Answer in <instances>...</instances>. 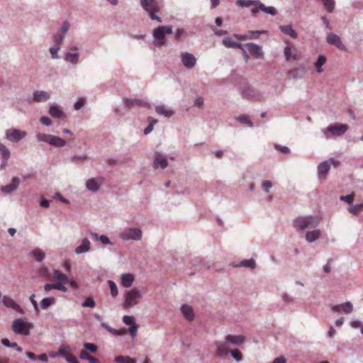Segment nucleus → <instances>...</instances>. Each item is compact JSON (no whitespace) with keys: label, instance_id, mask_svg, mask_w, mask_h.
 I'll list each match as a JSON object with an SVG mask.
<instances>
[{"label":"nucleus","instance_id":"obj_1","mask_svg":"<svg viewBox=\"0 0 363 363\" xmlns=\"http://www.w3.org/2000/svg\"><path fill=\"white\" fill-rule=\"evenodd\" d=\"M245 343V337L242 335H234L228 334L224 337L223 342H216V347H217V352L221 357L225 356L228 354L227 346H240Z\"/></svg>","mask_w":363,"mask_h":363},{"label":"nucleus","instance_id":"obj_2","mask_svg":"<svg viewBox=\"0 0 363 363\" xmlns=\"http://www.w3.org/2000/svg\"><path fill=\"white\" fill-rule=\"evenodd\" d=\"M320 223L318 216L307 215L301 216L294 220V228L298 232H303L308 228H315Z\"/></svg>","mask_w":363,"mask_h":363},{"label":"nucleus","instance_id":"obj_3","mask_svg":"<svg viewBox=\"0 0 363 363\" xmlns=\"http://www.w3.org/2000/svg\"><path fill=\"white\" fill-rule=\"evenodd\" d=\"M139 4L151 20L162 23V20L157 16L160 13V9L156 0H139Z\"/></svg>","mask_w":363,"mask_h":363},{"label":"nucleus","instance_id":"obj_4","mask_svg":"<svg viewBox=\"0 0 363 363\" xmlns=\"http://www.w3.org/2000/svg\"><path fill=\"white\" fill-rule=\"evenodd\" d=\"M142 298V292L138 288H133L124 294L123 308H131L139 303Z\"/></svg>","mask_w":363,"mask_h":363},{"label":"nucleus","instance_id":"obj_5","mask_svg":"<svg viewBox=\"0 0 363 363\" xmlns=\"http://www.w3.org/2000/svg\"><path fill=\"white\" fill-rule=\"evenodd\" d=\"M33 328L31 323L27 322L23 318H16L12 322L11 329L12 331L16 335H21L23 336H28L30 333V330Z\"/></svg>","mask_w":363,"mask_h":363},{"label":"nucleus","instance_id":"obj_6","mask_svg":"<svg viewBox=\"0 0 363 363\" xmlns=\"http://www.w3.org/2000/svg\"><path fill=\"white\" fill-rule=\"evenodd\" d=\"M119 238L124 242L140 241L142 238V231L138 228H124L119 234Z\"/></svg>","mask_w":363,"mask_h":363},{"label":"nucleus","instance_id":"obj_7","mask_svg":"<svg viewBox=\"0 0 363 363\" xmlns=\"http://www.w3.org/2000/svg\"><path fill=\"white\" fill-rule=\"evenodd\" d=\"M240 95L244 99L252 101H261L264 99V94L250 86H245L240 89Z\"/></svg>","mask_w":363,"mask_h":363},{"label":"nucleus","instance_id":"obj_8","mask_svg":"<svg viewBox=\"0 0 363 363\" xmlns=\"http://www.w3.org/2000/svg\"><path fill=\"white\" fill-rule=\"evenodd\" d=\"M349 128L347 125L344 123L330 125L326 128V130H323V132L329 133L331 136L334 138H338L342 136Z\"/></svg>","mask_w":363,"mask_h":363},{"label":"nucleus","instance_id":"obj_9","mask_svg":"<svg viewBox=\"0 0 363 363\" xmlns=\"http://www.w3.org/2000/svg\"><path fill=\"white\" fill-rule=\"evenodd\" d=\"M26 131H22L19 129H9L5 132L6 139L13 143H17L22 138L26 137Z\"/></svg>","mask_w":363,"mask_h":363},{"label":"nucleus","instance_id":"obj_10","mask_svg":"<svg viewBox=\"0 0 363 363\" xmlns=\"http://www.w3.org/2000/svg\"><path fill=\"white\" fill-rule=\"evenodd\" d=\"M50 93L46 91H35L32 96L26 99L27 104H31L34 102L43 103L50 99Z\"/></svg>","mask_w":363,"mask_h":363},{"label":"nucleus","instance_id":"obj_11","mask_svg":"<svg viewBox=\"0 0 363 363\" xmlns=\"http://www.w3.org/2000/svg\"><path fill=\"white\" fill-rule=\"evenodd\" d=\"M104 178L102 177H97L86 180L85 182V189L91 192H97L99 188L104 184Z\"/></svg>","mask_w":363,"mask_h":363},{"label":"nucleus","instance_id":"obj_12","mask_svg":"<svg viewBox=\"0 0 363 363\" xmlns=\"http://www.w3.org/2000/svg\"><path fill=\"white\" fill-rule=\"evenodd\" d=\"M180 61H182V65L187 69H191L195 67L196 57L193 54L189 52H184L180 55Z\"/></svg>","mask_w":363,"mask_h":363},{"label":"nucleus","instance_id":"obj_13","mask_svg":"<svg viewBox=\"0 0 363 363\" xmlns=\"http://www.w3.org/2000/svg\"><path fill=\"white\" fill-rule=\"evenodd\" d=\"M326 43H329V45H335L336 48L342 51L347 50V48H345V45L340 40V37L333 33H330L326 35Z\"/></svg>","mask_w":363,"mask_h":363},{"label":"nucleus","instance_id":"obj_14","mask_svg":"<svg viewBox=\"0 0 363 363\" xmlns=\"http://www.w3.org/2000/svg\"><path fill=\"white\" fill-rule=\"evenodd\" d=\"M69 30V23L67 21L63 22L61 28L58 29L57 33L54 34L53 40L57 45H60L64 40L66 33Z\"/></svg>","mask_w":363,"mask_h":363},{"label":"nucleus","instance_id":"obj_15","mask_svg":"<svg viewBox=\"0 0 363 363\" xmlns=\"http://www.w3.org/2000/svg\"><path fill=\"white\" fill-rule=\"evenodd\" d=\"M331 309L334 313L350 314L353 311V306L351 302L347 301L342 304L332 305Z\"/></svg>","mask_w":363,"mask_h":363},{"label":"nucleus","instance_id":"obj_16","mask_svg":"<svg viewBox=\"0 0 363 363\" xmlns=\"http://www.w3.org/2000/svg\"><path fill=\"white\" fill-rule=\"evenodd\" d=\"M246 48L251 55L255 59L262 60L264 58V52L260 45L253 43H248L246 44Z\"/></svg>","mask_w":363,"mask_h":363},{"label":"nucleus","instance_id":"obj_17","mask_svg":"<svg viewBox=\"0 0 363 363\" xmlns=\"http://www.w3.org/2000/svg\"><path fill=\"white\" fill-rule=\"evenodd\" d=\"M52 274H53V280L55 281L54 284L66 286L68 284L69 281L71 280L66 274L57 269H54L53 271H52Z\"/></svg>","mask_w":363,"mask_h":363},{"label":"nucleus","instance_id":"obj_18","mask_svg":"<svg viewBox=\"0 0 363 363\" xmlns=\"http://www.w3.org/2000/svg\"><path fill=\"white\" fill-rule=\"evenodd\" d=\"M1 303H3V305L12 308L16 312H18L20 314H23V310L19 306L13 298H11L9 296H3V298H1Z\"/></svg>","mask_w":363,"mask_h":363},{"label":"nucleus","instance_id":"obj_19","mask_svg":"<svg viewBox=\"0 0 363 363\" xmlns=\"http://www.w3.org/2000/svg\"><path fill=\"white\" fill-rule=\"evenodd\" d=\"M168 166V161L164 155L157 152L155 155V159H153V167L155 169L160 168L162 169H165Z\"/></svg>","mask_w":363,"mask_h":363},{"label":"nucleus","instance_id":"obj_20","mask_svg":"<svg viewBox=\"0 0 363 363\" xmlns=\"http://www.w3.org/2000/svg\"><path fill=\"white\" fill-rule=\"evenodd\" d=\"M91 250V242L89 238H85L81 240L80 245L74 249L76 255H82L89 252Z\"/></svg>","mask_w":363,"mask_h":363},{"label":"nucleus","instance_id":"obj_21","mask_svg":"<svg viewBox=\"0 0 363 363\" xmlns=\"http://www.w3.org/2000/svg\"><path fill=\"white\" fill-rule=\"evenodd\" d=\"M330 166L328 162H321L318 165V179L320 180H325L327 174L330 172Z\"/></svg>","mask_w":363,"mask_h":363},{"label":"nucleus","instance_id":"obj_22","mask_svg":"<svg viewBox=\"0 0 363 363\" xmlns=\"http://www.w3.org/2000/svg\"><path fill=\"white\" fill-rule=\"evenodd\" d=\"M18 186H19V179L18 177H14L11 179V183H10L9 184H8L6 186H4L1 187V192L4 193V194H9L14 192V191H16L18 188Z\"/></svg>","mask_w":363,"mask_h":363},{"label":"nucleus","instance_id":"obj_23","mask_svg":"<svg viewBox=\"0 0 363 363\" xmlns=\"http://www.w3.org/2000/svg\"><path fill=\"white\" fill-rule=\"evenodd\" d=\"M64 60H65L68 64H71L74 66L77 65L81 62L79 60V52H65V55H64Z\"/></svg>","mask_w":363,"mask_h":363},{"label":"nucleus","instance_id":"obj_24","mask_svg":"<svg viewBox=\"0 0 363 363\" xmlns=\"http://www.w3.org/2000/svg\"><path fill=\"white\" fill-rule=\"evenodd\" d=\"M43 290L45 292H49L52 290H57L58 291H61L62 293H66L68 289H67L66 286L58 284H50L47 283L43 286Z\"/></svg>","mask_w":363,"mask_h":363},{"label":"nucleus","instance_id":"obj_25","mask_svg":"<svg viewBox=\"0 0 363 363\" xmlns=\"http://www.w3.org/2000/svg\"><path fill=\"white\" fill-rule=\"evenodd\" d=\"M91 236H92L94 240L101 243L103 245L113 246L114 245V243L111 242L108 238L105 235H101L97 233H91Z\"/></svg>","mask_w":363,"mask_h":363},{"label":"nucleus","instance_id":"obj_26","mask_svg":"<svg viewBox=\"0 0 363 363\" xmlns=\"http://www.w3.org/2000/svg\"><path fill=\"white\" fill-rule=\"evenodd\" d=\"M135 280V275L130 273L122 274L121 286L125 289L130 288Z\"/></svg>","mask_w":363,"mask_h":363},{"label":"nucleus","instance_id":"obj_27","mask_svg":"<svg viewBox=\"0 0 363 363\" xmlns=\"http://www.w3.org/2000/svg\"><path fill=\"white\" fill-rule=\"evenodd\" d=\"M320 232L318 228H315L305 234V240L309 243H313L320 238Z\"/></svg>","mask_w":363,"mask_h":363},{"label":"nucleus","instance_id":"obj_28","mask_svg":"<svg viewBox=\"0 0 363 363\" xmlns=\"http://www.w3.org/2000/svg\"><path fill=\"white\" fill-rule=\"evenodd\" d=\"M222 44H223V45L225 46V48H235L239 50H242L243 48H245L242 44L234 41L230 38H223V40H222Z\"/></svg>","mask_w":363,"mask_h":363},{"label":"nucleus","instance_id":"obj_29","mask_svg":"<svg viewBox=\"0 0 363 363\" xmlns=\"http://www.w3.org/2000/svg\"><path fill=\"white\" fill-rule=\"evenodd\" d=\"M48 113H49L50 116L53 118H61L64 116V112H62V108L55 104L50 106Z\"/></svg>","mask_w":363,"mask_h":363},{"label":"nucleus","instance_id":"obj_30","mask_svg":"<svg viewBox=\"0 0 363 363\" xmlns=\"http://www.w3.org/2000/svg\"><path fill=\"white\" fill-rule=\"evenodd\" d=\"M180 311H182V315H184V318L187 320L191 321L194 318V311L193 308L191 306L187 304H182V307H180Z\"/></svg>","mask_w":363,"mask_h":363},{"label":"nucleus","instance_id":"obj_31","mask_svg":"<svg viewBox=\"0 0 363 363\" xmlns=\"http://www.w3.org/2000/svg\"><path fill=\"white\" fill-rule=\"evenodd\" d=\"M164 35L166 34L162 33L161 30L153 29L152 35L153 38L155 40V45H157V47L160 48L164 46Z\"/></svg>","mask_w":363,"mask_h":363},{"label":"nucleus","instance_id":"obj_32","mask_svg":"<svg viewBox=\"0 0 363 363\" xmlns=\"http://www.w3.org/2000/svg\"><path fill=\"white\" fill-rule=\"evenodd\" d=\"M279 30L284 35L290 37L292 39L297 38V33L291 28V25H282L279 26Z\"/></svg>","mask_w":363,"mask_h":363},{"label":"nucleus","instance_id":"obj_33","mask_svg":"<svg viewBox=\"0 0 363 363\" xmlns=\"http://www.w3.org/2000/svg\"><path fill=\"white\" fill-rule=\"evenodd\" d=\"M260 4H262V2L259 1V0H237L236 1V5L244 8L257 6Z\"/></svg>","mask_w":363,"mask_h":363},{"label":"nucleus","instance_id":"obj_34","mask_svg":"<svg viewBox=\"0 0 363 363\" xmlns=\"http://www.w3.org/2000/svg\"><path fill=\"white\" fill-rule=\"evenodd\" d=\"M155 111H157V114L163 116L165 118H170L174 115V111L167 109L164 105L157 106V107H155Z\"/></svg>","mask_w":363,"mask_h":363},{"label":"nucleus","instance_id":"obj_35","mask_svg":"<svg viewBox=\"0 0 363 363\" xmlns=\"http://www.w3.org/2000/svg\"><path fill=\"white\" fill-rule=\"evenodd\" d=\"M123 104L124 106L127 108H131L133 106H141L143 105H147V103L137 99H124Z\"/></svg>","mask_w":363,"mask_h":363},{"label":"nucleus","instance_id":"obj_36","mask_svg":"<svg viewBox=\"0 0 363 363\" xmlns=\"http://www.w3.org/2000/svg\"><path fill=\"white\" fill-rule=\"evenodd\" d=\"M257 8H259V11H262L264 13H267L272 16H275L277 14L276 9L273 6H266L263 3L257 6Z\"/></svg>","mask_w":363,"mask_h":363},{"label":"nucleus","instance_id":"obj_37","mask_svg":"<svg viewBox=\"0 0 363 363\" xmlns=\"http://www.w3.org/2000/svg\"><path fill=\"white\" fill-rule=\"evenodd\" d=\"M56 303V298L54 297H47L43 298L40 301V308L43 310H46L50 308V306L54 305Z\"/></svg>","mask_w":363,"mask_h":363},{"label":"nucleus","instance_id":"obj_38","mask_svg":"<svg viewBox=\"0 0 363 363\" xmlns=\"http://www.w3.org/2000/svg\"><path fill=\"white\" fill-rule=\"evenodd\" d=\"M306 74L304 67L295 68L290 71V74L295 79H301Z\"/></svg>","mask_w":363,"mask_h":363},{"label":"nucleus","instance_id":"obj_39","mask_svg":"<svg viewBox=\"0 0 363 363\" xmlns=\"http://www.w3.org/2000/svg\"><path fill=\"white\" fill-rule=\"evenodd\" d=\"M89 160V157L86 156L85 154H80V155H74L72 157H70V162L74 163V164H82Z\"/></svg>","mask_w":363,"mask_h":363},{"label":"nucleus","instance_id":"obj_40","mask_svg":"<svg viewBox=\"0 0 363 363\" xmlns=\"http://www.w3.org/2000/svg\"><path fill=\"white\" fill-rule=\"evenodd\" d=\"M325 62L326 57L324 55H319V57L317 58V60L315 62V71H317L318 73H322V67L325 64Z\"/></svg>","mask_w":363,"mask_h":363},{"label":"nucleus","instance_id":"obj_41","mask_svg":"<svg viewBox=\"0 0 363 363\" xmlns=\"http://www.w3.org/2000/svg\"><path fill=\"white\" fill-rule=\"evenodd\" d=\"M56 137L57 136L53 135H48L45 133H38L36 135V140L39 143H47Z\"/></svg>","mask_w":363,"mask_h":363},{"label":"nucleus","instance_id":"obj_42","mask_svg":"<svg viewBox=\"0 0 363 363\" xmlns=\"http://www.w3.org/2000/svg\"><path fill=\"white\" fill-rule=\"evenodd\" d=\"M363 210V201L349 206L348 211L350 213L356 216Z\"/></svg>","mask_w":363,"mask_h":363},{"label":"nucleus","instance_id":"obj_43","mask_svg":"<svg viewBox=\"0 0 363 363\" xmlns=\"http://www.w3.org/2000/svg\"><path fill=\"white\" fill-rule=\"evenodd\" d=\"M237 266L240 267L248 268V269H255V260L254 259H248L242 260L237 264Z\"/></svg>","mask_w":363,"mask_h":363},{"label":"nucleus","instance_id":"obj_44","mask_svg":"<svg viewBox=\"0 0 363 363\" xmlns=\"http://www.w3.org/2000/svg\"><path fill=\"white\" fill-rule=\"evenodd\" d=\"M147 122H149V124H147L146 128L143 129V134L145 135H147L153 130V127L157 123V120L152 117H149L147 118Z\"/></svg>","mask_w":363,"mask_h":363},{"label":"nucleus","instance_id":"obj_45","mask_svg":"<svg viewBox=\"0 0 363 363\" xmlns=\"http://www.w3.org/2000/svg\"><path fill=\"white\" fill-rule=\"evenodd\" d=\"M80 359L88 361L90 363H99V361L96 357L89 354L85 350H81Z\"/></svg>","mask_w":363,"mask_h":363},{"label":"nucleus","instance_id":"obj_46","mask_svg":"<svg viewBox=\"0 0 363 363\" xmlns=\"http://www.w3.org/2000/svg\"><path fill=\"white\" fill-rule=\"evenodd\" d=\"M47 143L55 147H64L65 146H66V140L59 137L54 138V139L50 140V142Z\"/></svg>","mask_w":363,"mask_h":363},{"label":"nucleus","instance_id":"obj_47","mask_svg":"<svg viewBox=\"0 0 363 363\" xmlns=\"http://www.w3.org/2000/svg\"><path fill=\"white\" fill-rule=\"evenodd\" d=\"M33 257L35 261L40 262L45 258V253L40 248H36L33 250Z\"/></svg>","mask_w":363,"mask_h":363},{"label":"nucleus","instance_id":"obj_48","mask_svg":"<svg viewBox=\"0 0 363 363\" xmlns=\"http://www.w3.org/2000/svg\"><path fill=\"white\" fill-rule=\"evenodd\" d=\"M0 155L3 160H8L10 158V150L1 142H0Z\"/></svg>","mask_w":363,"mask_h":363},{"label":"nucleus","instance_id":"obj_49","mask_svg":"<svg viewBox=\"0 0 363 363\" xmlns=\"http://www.w3.org/2000/svg\"><path fill=\"white\" fill-rule=\"evenodd\" d=\"M322 4H323V6H325L326 11L329 12V13H332L334 11L335 0H322Z\"/></svg>","mask_w":363,"mask_h":363},{"label":"nucleus","instance_id":"obj_50","mask_svg":"<svg viewBox=\"0 0 363 363\" xmlns=\"http://www.w3.org/2000/svg\"><path fill=\"white\" fill-rule=\"evenodd\" d=\"M284 58H286V60L287 61L291 60H297L296 55L291 52V47L289 45L284 47Z\"/></svg>","mask_w":363,"mask_h":363},{"label":"nucleus","instance_id":"obj_51","mask_svg":"<svg viewBox=\"0 0 363 363\" xmlns=\"http://www.w3.org/2000/svg\"><path fill=\"white\" fill-rule=\"evenodd\" d=\"M59 44H56L55 45H52L49 48V52L50 56H51L52 60H58L59 55H58V51H59Z\"/></svg>","mask_w":363,"mask_h":363},{"label":"nucleus","instance_id":"obj_52","mask_svg":"<svg viewBox=\"0 0 363 363\" xmlns=\"http://www.w3.org/2000/svg\"><path fill=\"white\" fill-rule=\"evenodd\" d=\"M230 357L233 359L235 360L236 362H241L242 361V354L238 349H233L230 350Z\"/></svg>","mask_w":363,"mask_h":363},{"label":"nucleus","instance_id":"obj_53","mask_svg":"<svg viewBox=\"0 0 363 363\" xmlns=\"http://www.w3.org/2000/svg\"><path fill=\"white\" fill-rule=\"evenodd\" d=\"M115 362L117 363H135V359L130 357L116 356Z\"/></svg>","mask_w":363,"mask_h":363},{"label":"nucleus","instance_id":"obj_54","mask_svg":"<svg viewBox=\"0 0 363 363\" xmlns=\"http://www.w3.org/2000/svg\"><path fill=\"white\" fill-rule=\"evenodd\" d=\"M108 285H109L110 294L112 297H116L118 294L116 283L112 280H108Z\"/></svg>","mask_w":363,"mask_h":363},{"label":"nucleus","instance_id":"obj_55","mask_svg":"<svg viewBox=\"0 0 363 363\" xmlns=\"http://www.w3.org/2000/svg\"><path fill=\"white\" fill-rule=\"evenodd\" d=\"M70 351V347L68 345H61L60 347V349H58V354L61 355V357H67L70 356L71 354H69V352Z\"/></svg>","mask_w":363,"mask_h":363},{"label":"nucleus","instance_id":"obj_56","mask_svg":"<svg viewBox=\"0 0 363 363\" xmlns=\"http://www.w3.org/2000/svg\"><path fill=\"white\" fill-rule=\"evenodd\" d=\"M81 306L84 308H94L95 301L91 297H89L84 300V303H81Z\"/></svg>","mask_w":363,"mask_h":363},{"label":"nucleus","instance_id":"obj_57","mask_svg":"<svg viewBox=\"0 0 363 363\" xmlns=\"http://www.w3.org/2000/svg\"><path fill=\"white\" fill-rule=\"evenodd\" d=\"M84 347L85 351H89L91 353H95L97 352V345L94 343L85 342Z\"/></svg>","mask_w":363,"mask_h":363},{"label":"nucleus","instance_id":"obj_58","mask_svg":"<svg viewBox=\"0 0 363 363\" xmlns=\"http://www.w3.org/2000/svg\"><path fill=\"white\" fill-rule=\"evenodd\" d=\"M237 121L240 122V123L247 125L250 128L253 126V123H252L251 121L245 116L237 118Z\"/></svg>","mask_w":363,"mask_h":363},{"label":"nucleus","instance_id":"obj_59","mask_svg":"<svg viewBox=\"0 0 363 363\" xmlns=\"http://www.w3.org/2000/svg\"><path fill=\"white\" fill-rule=\"evenodd\" d=\"M193 106L201 109L203 107V98L201 96H196L194 101H193Z\"/></svg>","mask_w":363,"mask_h":363},{"label":"nucleus","instance_id":"obj_60","mask_svg":"<svg viewBox=\"0 0 363 363\" xmlns=\"http://www.w3.org/2000/svg\"><path fill=\"white\" fill-rule=\"evenodd\" d=\"M122 320H123L124 324H125L126 325H137L135 323V318H133V316L128 315H124L123 319H122Z\"/></svg>","mask_w":363,"mask_h":363},{"label":"nucleus","instance_id":"obj_61","mask_svg":"<svg viewBox=\"0 0 363 363\" xmlns=\"http://www.w3.org/2000/svg\"><path fill=\"white\" fill-rule=\"evenodd\" d=\"M1 345L5 346V347L9 348H17L18 345H17L16 342H11L8 339L4 338L1 340Z\"/></svg>","mask_w":363,"mask_h":363},{"label":"nucleus","instance_id":"obj_62","mask_svg":"<svg viewBox=\"0 0 363 363\" xmlns=\"http://www.w3.org/2000/svg\"><path fill=\"white\" fill-rule=\"evenodd\" d=\"M354 199V194H350L347 196H342L340 197V200L344 201L348 204H352Z\"/></svg>","mask_w":363,"mask_h":363},{"label":"nucleus","instance_id":"obj_63","mask_svg":"<svg viewBox=\"0 0 363 363\" xmlns=\"http://www.w3.org/2000/svg\"><path fill=\"white\" fill-rule=\"evenodd\" d=\"M264 33V30H250L247 35H248L250 39H257L259 37V35Z\"/></svg>","mask_w":363,"mask_h":363},{"label":"nucleus","instance_id":"obj_64","mask_svg":"<svg viewBox=\"0 0 363 363\" xmlns=\"http://www.w3.org/2000/svg\"><path fill=\"white\" fill-rule=\"evenodd\" d=\"M155 30H160L162 31V33L168 34V35H170L172 33V28H171V26H160V27L155 28Z\"/></svg>","mask_w":363,"mask_h":363}]
</instances>
